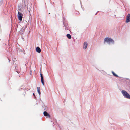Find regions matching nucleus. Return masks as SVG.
<instances>
[{
    "label": "nucleus",
    "instance_id": "nucleus-1",
    "mask_svg": "<svg viewBox=\"0 0 130 130\" xmlns=\"http://www.w3.org/2000/svg\"><path fill=\"white\" fill-rule=\"evenodd\" d=\"M121 92L123 96L128 99H130V95L125 91L122 90Z\"/></svg>",
    "mask_w": 130,
    "mask_h": 130
},
{
    "label": "nucleus",
    "instance_id": "nucleus-6",
    "mask_svg": "<svg viewBox=\"0 0 130 130\" xmlns=\"http://www.w3.org/2000/svg\"><path fill=\"white\" fill-rule=\"evenodd\" d=\"M87 45L88 43L87 42H84L83 46V48L85 49H86L87 47Z\"/></svg>",
    "mask_w": 130,
    "mask_h": 130
},
{
    "label": "nucleus",
    "instance_id": "nucleus-2",
    "mask_svg": "<svg viewBox=\"0 0 130 130\" xmlns=\"http://www.w3.org/2000/svg\"><path fill=\"white\" fill-rule=\"evenodd\" d=\"M105 42H107L109 44L111 42L112 43H114V41L111 39L109 38H106L104 39V42L105 43Z\"/></svg>",
    "mask_w": 130,
    "mask_h": 130
},
{
    "label": "nucleus",
    "instance_id": "nucleus-4",
    "mask_svg": "<svg viewBox=\"0 0 130 130\" xmlns=\"http://www.w3.org/2000/svg\"><path fill=\"white\" fill-rule=\"evenodd\" d=\"M130 22V14H128L126 17V22L128 23Z\"/></svg>",
    "mask_w": 130,
    "mask_h": 130
},
{
    "label": "nucleus",
    "instance_id": "nucleus-8",
    "mask_svg": "<svg viewBox=\"0 0 130 130\" xmlns=\"http://www.w3.org/2000/svg\"><path fill=\"white\" fill-rule=\"evenodd\" d=\"M43 114H44V115L45 116H48L49 117H50V115H49V114H48L47 113V112L46 111H45L44 112Z\"/></svg>",
    "mask_w": 130,
    "mask_h": 130
},
{
    "label": "nucleus",
    "instance_id": "nucleus-5",
    "mask_svg": "<svg viewBox=\"0 0 130 130\" xmlns=\"http://www.w3.org/2000/svg\"><path fill=\"white\" fill-rule=\"evenodd\" d=\"M41 78V81L43 85H44V79L43 77L42 74L41 73H40Z\"/></svg>",
    "mask_w": 130,
    "mask_h": 130
},
{
    "label": "nucleus",
    "instance_id": "nucleus-9",
    "mask_svg": "<svg viewBox=\"0 0 130 130\" xmlns=\"http://www.w3.org/2000/svg\"><path fill=\"white\" fill-rule=\"evenodd\" d=\"M37 91L39 94L40 95L41 94L40 88V87H37Z\"/></svg>",
    "mask_w": 130,
    "mask_h": 130
},
{
    "label": "nucleus",
    "instance_id": "nucleus-11",
    "mask_svg": "<svg viewBox=\"0 0 130 130\" xmlns=\"http://www.w3.org/2000/svg\"><path fill=\"white\" fill-rule=\"evenodd\" d=\"M112 73L113 76L116 77H118V76L113 71H112Z\"/></svg>",
    "mask_w": 130,
    "mask_h": 130
},
{
    "label": "nucleus",
    "instance_id": "nucleus-3",
    "mask_svg": "<svg viewBox=\"0 0 130 130\" xmlns=\"http://www.w3.org/2000/svg\"><path fill=\"white\" fill-rule=\"evenodd\" d=\"M23 16V15L19 11L18 12V14L17 15L18 17L19 20L21 21H22Z\"/></svg>",
    "mask_w": 130,
    "mask_h": 130
},
{
    "label": "nucleus",
    "instance_id": "nucleus-10",
    "mask_svg": "<svg viewBox=\"0 0 130 130\" xmlns=\"http://www.w3.org/2000/svg\"><path fill=\"white\" fill-rule=\"evenodd\" d=\"M67 38L69 39H70L71 38V35H70V34H67Z\"/></svg>",
    "mask_w": 130,
    "mask_h": 130
},
{
    "label": "nucleus",
    "instance_id": "nucleus-12",
    "mask_svg": "<svg viewBox=\"0 0 130 130\" xmlns=\"http://www.w3.org/2000/svg\"><path fill=\"white\" fill-rule=\"evenodd\" d=\"M33 95L34 96H35V94L34 93H33Z\"/></svg>",
    "mask_w": 130,
    "mask_h": 130
},
{
    "label": "nucleus",
    "instance_id": "nucleus-7",
    "mask_svg": "<svg viewBox=\"0 0 130 130\" xmlns=\"http://www.w3.org/2000/svg\"><path fill=\"white\" fill-rule=\"evenodd\" d=\"M36 51L37 52L39 53H40L41 52V50L39 47H37L36 48Z\"/></svg>",
    "mask_w": 130,
    "mask_h": 130
}]
</instances>
